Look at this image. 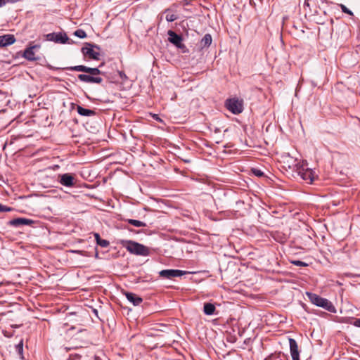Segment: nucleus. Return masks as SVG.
Here are the masks:
<instances>
[{
	"instance_id": "f257e3e1",
	"label": "nucleus",
	"mask_w": 360,
	"mask_h": 360,
	"mask_svg": "<svg viewBox=\"0 0 360 360\" xmlns=\"http://www.w3.org/2000/svg\"><path fill=\"white\" fill-rule=\"evenodd\" d=\"M66 70L72 71L84 72L89 73L88 75L80 74L78 75V79L85 83H96L101 84L103 82V79L98 75L101 73V70L97 68H89L85 65H76L72 67L65 68Z\"/></svg>"
},
{
	"instance_id": "f03ea898",
	"label": "nucleus",
	"mask_w": 360,
	"mask_h": 360,
	"mask_svg": "<svg viewBox=\"0 0 360 360\" xmlns=\"http://www.w3.org/2000/svg\"><path fill=\"white\" fill-rule=\"evenodd\" d=\"M121 244L131 254L147 256L150 254L148 248L133 240H122Z\"/></svg>"
},
{
	"instance_id": "7ed1b4c3",
	"label": "nucleus",
	"mask_w": 360,
	"mask_h": 360,
	"mask_svg": "<svg viewBox=\"0 0 360 360\" xmlns=\"http://www.w3.org/2000/svg\"><path fill=\"white\" fill-rule=\"evenodd\" d=\"M101 48L96 44H92L90 43H86L85 46L82 48V53L89 58L94 60H99Z\"/></svg>"
},
{
	"instance_id": "20e7f679",
	"label": "nucleus",
	"mask_w": 360,
	"mask_h": 360,
	"mask_svg": "<svg viewBox=\"0 0 360 360\" xmlns=\"http://www.w3.org/2000/svg\"><path fill=\"white\" fill-rule=\"evenodd\" d=\"M58 181L62 186L67 188H73L77 184L76 176L72 173L58 174Z\"/></svg>"
},
{
	"instance_id": "39448f33",
	"label": "nucleus",
	"mask_w": 360,
	"mask_h": 360,
	"mask_svg": "<svg viewBox=\"0 0 360 360\" xmlns=\"http://www.w3.org/2000/svg\"><path fill=\"white\" fill-rule=\"evenodd\" d=\"M226 107L233 114H239L243 110V101L238 98H230L226 101Z\"/></svg>"
},
{
	"instance_id": "423d86ee",
	"label": "nucleus",
	"mask_w": 360,
	"mask_h": 360,
	"mask_svg": "<svg viewBox=\"0 0 360 360\" xmlns=\"http://www.w3.org/2000/svg\"><path fill=\"white\" fill-rule=\"evenodd\" d=\"M46 39L51 41H54L59 44H65L69 41V38L65 33H49L46 34Z\"/></svg>"
},
{
	"instance_id": "0eeeda50",
	"label": "nucleus",
	"mask_w": 360,
	"mask_h": 360,
	"mask_svg": "<svg viewBox=\"0 0 360 360\" xmlns=\"http://www.w3.org/2000/svg\"><path fill=\"white\" fill-rule=\"evenodd\" d=\"M297 174L308 184H311L315 177L312 169L304 167L297 169Z\"/></svg>"
},
{
	"instance_id": "6e6552de",
	"label": "nucleus",
	"mask_w": 360,
	"mask_h": 360,
	"mask_svg": "<svg viewBox=\"0 0 360 360\" xmlns=\"http://www.w3.org/2000/svg\"><path fill=\"white\" fill-rule=\"evenodd\" d=\"M167 34L169 36L168 40L170 43L173 44L179 49L185 48V45L182 43L183 38L181 35L177 34L172 30H169Z\"/></svg>"
},
{
	"instance_id": "1a4fd4ad",
	"label": "nucleus",
	"mask_w": 360,
	"mask_h": 360,
	"mask_svg": "<svg viewBox=\"0 0 360 360\" xmlns=\"http://www.w3.org/2000/svg\"><path fill=\"white\" fill-rule=\"evenodd\" d=\"M186 274V271L179 269H165L160 271L161 277L167 279H171L174 277H179Z\"/></svg>"
},
{
	"instance_id": "9d476101",
	"label": "nucleus",
	"mask_w": 360,
	"mask_h": 360,
	"mask_svg": "<svg viewBox=\"0 0 360 360\" xmlns=\"http://www.w3.org/2000/svg\"><path fill=\"white\" fill-rule=\"evenodd\" d=\"M165 15V20L167 22H174V20L179 18V15L176 13V11L174 10L172 8H168L165 9L160 15V20H162L163 15Z\"/></svg>"
},
{
	"instance_id": "9b49d317",
	"label": "nucleus",
	"mask_w": 360,
	"mask_h": 360,
	"mask_svg": "<svg viewBox=\"0 0 360 360\" xmlns=\"http://www.w3.org/2000/svg\"><path fill=\"white\" fill-rule=\"evenodd\" d=\"M34 224V221L26 218H15L9 221L8 224L14 227L21 226H31Z\"/></svg>"
},
{
	"instance_id": "f8f14e48",
	"label": "nucleus",
	"mask_w": 360,
	"mask_h": 360,
	"mask_svg": "<svg viewBox=\"0 0 360 360\" xmlns=\"http://www.w3.org/2000/svg\"><path fill=\"white\" fill-rule=\"evenodd\" d=\"M318 307H322L324 309L327 310L329 312L331 313H335L336 309L335 306L333 304V303L329 301L328 300L321 297L319 303L318 304Z\"/></svg>"
},
{
	"instance_id": "ddd939ff",
	"label": "nucleus",
	"mask_w": 360,
	"mask_h": 360,
	"mask_svg": "<svg viewBox=\"0 0 360 360\" xmlns=\"http://www.w3.org/2000/svg\"><path fill=\"white\" fill-rule=\"evenodd\" d=\"M290 354L292 360H300V355L298 351V346L295 340L292 338L289 339Z\"/></svg>"
},
{
	"instance_id": "4468645a",
	"label": "nucleus",
	"mask_w": 360,
	"mask_h": 360,
	"mask_svg": "<svg viewBox=\"0 0 360 360\" xmlns=\"http://www.w3.org/2000/svg\"><path fill=\"white\" fill-rule=\"evenodd\" d=\"M15 38L13 34H5L0 36V47H5L13 44Z\"/></svg>"
},
{
	"instance_id": "2eb2a0df",
	"label": "nucleus",
	"mask_w": 360,
	"mask_h": 360,
	"mask_svg": "<svg viewBox=\"0 0 360 360\" xmlns=\"http://www.w3.org/2000/svg\"><path fill=\"white\" fill-rule=\"evenodd\" d=\"M36 48H39V46L34 45L33 46L27 48L24 51V54H23L24 58L30 61L36 60L37 58L35 57V53L33 51L34 49H36Z\"/></svg>"
},
{
	"instance_id": "dca6fc26",
	"label": "nucleus",
	"mask_w": 360,
	"mask_h": 360,
	"mask_svg": "<svg viewBox=\"0 0 360 360\" xmlns=\"http://www.w3.org/2000/svg\"><path fill=\"white\" fill-rule=\"evenodd\" d=\"M125 295L127 299L134 306H138L143 302V299L136 294L132 292H126Z\"/></svg>"
},
{
	"instance_id": "f3484780",
	"label": "nucleus",
	"mask_w": 360,
	"mask_h": 360,
	"mask_svg": "<svg viewBox=\"0 0 360 360\" xmlns=\"http://www.w3.org/2000/svg\"><path fill=\"white\" fill-rule=\"evenodd\" d=\"M77 111L80 115L85 117H93L96 115V111L84 108L80 105L77 106Z\"/></svg>"
},
{
	"instance_id": "a211bd4d",
	"label": "nucleus",
	"mask_w": 360,
	"mask_h": 360,
	"mask_svg": "<svg viewBox=\"0 0 360 360\" xmlns=\"http://www.w3.org/2000/svg\"><path fill=\"white\" fill-rule=\"evenodd\" d=\"M216 310L215 306L210 302H206L204 304L203 307V312L206 315H212L214 314V311Z\"/></svg>"
},
{
	"instance_id": "6ab92c4d",
	"label": "nucleus",
	"mask_w": 360,
	"mask_h": 360,
	"mask_svg": "<svg viewBox=\"0 0 360 360\" xmlns=\"http://www.w3.org/2000/svg\"><path fill=\"white\" fill-rule=\"evenodd\" d=\"M212 41V36L210 34H206L200 41V46L202 49L209 47Z\"/></svg>"
},
{
	"instance_id": "aec40b11",
	"label": "nucleus",
	"mask_w": 360,
	"mask_h": 360,
	"mask_svg": "<svg viewBox=\"0 0 360 360\" xmlns=\"http://www.w3.org/2000/svg\"><path fill=\"white\" fill-rule=\"evenodd\" d=\"M266 360H287V357L284 354L279 352L278 354H271Z\"/></svg>"
},
{
	"instance_id": "412c9836",
	"label": "nucleus",
	"mask_w": 360,
	"mask_h": 360,
	"mask_svg": "<svg viewBox=\"0 0 360 360\" xmlns=\"http://www.w3.org/2000/svg\"><path fill=\"white\" fill-rule=\"evenodd\" d=\"M307 295L309 299L310 300V301L311 302V303L318 306L321 297H320L319 295H318L316 294L311 293V292H307Z\"/></svg>"
},
{
	"instance_id": "4be33fe9",
	"label": "nucleus",
	"mask_w": 360,
	"mask_h": 360,
	"mask_svg": "<svg viewBox=\"0 0 360 360\" xmlns=\"http://www.w3.org/2000/svg\"><path fill=\"white\" fill-rule=\"evenodd\" d=\"M125 221H127L129 224H131L134 226H136V227H146V223H144L141 221H139V220H136V219H126Z\"/></svg>"
},
{
	"instance_id": "5701e85b",
	"label": "nucleus",
	"mask_w": 360,
	"mask_h": 360,
	"mask_svg": "<svg viewBox=\"0 0 360 360\" xmlns=\"http://www.w3.org/2000/svg\"><path fill=\"white\" fill-rule=\"evenodd\" d=\"M74 35L81 39L86 37V34L85 31L82 29H78L76 31H75Z\"/></svg>"
},
{
	"instance_id": "b1692460",
	"label": "nucleus",
	"mask_w": 360,
	"mask_h": 360,
	"mask_svg": "<svg viewBox=\"0 0 360 360\" xmlns=\"http://www.w3.org/2000/svg\"><path fill=\"white\" fill-rule=\"evenodd\" d=\"M15 351L18 352V354L20 356L22 355L23 352V342L21 340L20 342L15 345Z\"/></svg>"
},
{
	"instance_id": "393cba45",
	"label": "nucleus",
	"mask_w": 360,
	"mask_h": 360,
	"mask_svg": "<svg viewBox=\"0 0 360 360\" xmlns=\"http://www.w3.org/2000/svg\"><path fill=\"white\" fill-rule=\"evenodd\" d=\"M96 243L102 248H107L110 245L109 241L102 238H101Z\"/></svg>"
},
{
	"instance_id": "a878e982",
	"label": "nucleus",
	"mask_w": 360,
	"mask_h": 360,
	"mask_svg": "<svg viewBox=\"0 0 360 360\" xmlns=\"http://www.w3.org/2000/svg\"><path fill=\"white\" fill-rule=\"evenodd\" d=\"M291 263L297 266H307L308 264L300 260H292Z\"/></svg>"
},
{
	"instance_id": "bb28decb",
	"label": "nucleus",
	"mask_w": 360,
	"mask_h": 360,
	"mask_svg": "<svg viewBox=\"0 0 360 360\" xmlns=\"http://www.w3.org/2000/svg\"><path fill=\"white\" fill-rule=\"evenodd\" d=\"M13 209L11 207H8L0 203V212H11Z\"/></svg>"
},
{
	"instance_id": "cd10ccee",
	"label": "nucleus",
	"mask_w": 360,
	"mask_h": 360,
	"mask_svg": "<svg viewBox=\"0 0 360 360\" xmlns=\"http://www.w3.org/2000/svg\"><path fill=\"white\" fill-rule=\"evenodd\" d=\"M252 172L255 176H257L258 177H261L264 175V172L259 169L254 168L252 169Z\"/></svg>"
},
{
	"instance_id": "c85d7f7f",
	"label": "nucleus",
	"mask_w": 360,
	"mask_h": 360,
	"mask_svg": "<svg viewBox=\"0 0 360 360\" xmlns=\"http://www.w3.org/2000/svg\"><path fill=\"white\" fill-rule=\"evenodd\" d=\"M340 8L343 13L349 14L350 15H353V13L349 8H347L345 5L341 4Z\"/></svg>"
},
{
	"instance_id": "c756f323",
	"label": "nucleus",
	"mask_w": 360,
	"mask_h": 360,
	"mask_svg": "<svg viewBox=\"0 0 360 360\" xmlns=\"http://www.w3.org/2000/svg\"><path fill=\"white\" fill-rule=\"evenodd\" d=\"M122 82H126L127 79H128V77L126 75V74L124 73V72L123 71H118L117 72Z\"/></svg>"
},
{
	"instance_id": "7c9ffc66",
	"label": "nucleus",
	"mask_w": 360,
	"mask_h": 360,
	"mask_svg": "<svg viewBox=\"0 0 360 360\" xmlns=\"http://www.w3.org/2000/svg\"><path fill=\"white\" fill-rule=\"evenodd\" d=\"M353 325L356 327L360 328V318L356 319L353 323Z\"/></svg>"
},
{
	"instance_id": "2f4dec72",
	"label": "nucleus",
	"mask_w": 360,
	"mask_h": 360,
	"mask_svg": "<svg viewBox=\"0 0 360 360\" xmlns=\"http://www.w3.org/2000/svg\"><path fill=\"white\" fill-rule=\"evenodd\" d=\"M94 237L96 240V243L101 238L98 233H94Z\"/></svg>"
},
{
	"instance_id": "473e14b6",
	"label": "nucleus",
	"mask_w": 360,
	"mask_h": 360,
	"mask_svg": "<svg viewBox=\"0 0 360 360\" xmlns=\"http://www.w3.org/2000/svg\"><path fill=\"white\" fill-rule=\"evenodd\" d=\"M6 0H0V7L3 6L6 4Z\"/></svg>"
},
{
	"instance_id": "72a5a7b5",
	"label": "nucleus",
	"mask_w": 360,
	"mask_h": 360,
	"mask_svg": "<svg viewBox=\"0 0 360 360\" xmlns=\"http://www.w3.org/2000/svg\"><path fill=\"white\" fill-rule=\"evenodd\" d=\"M7 2H10V3H15V2H18V1H20V0H6Z\"/></svg>"
}]
</instances>
